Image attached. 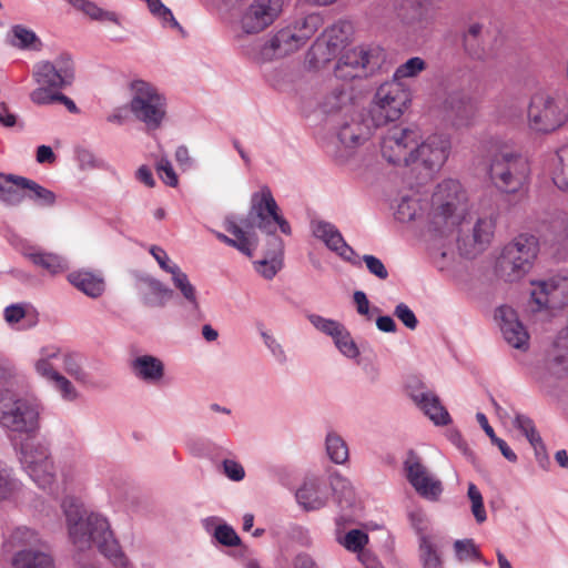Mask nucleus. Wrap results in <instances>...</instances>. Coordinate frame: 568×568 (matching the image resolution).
Instances as JSON below:
<instances>
[{"label":"nucleus","mask_w":568,"mask_h":568,"mask_svg":"<svg viewBox=\"0 0 568 568\" xmlns=\"http://www.w3.org/2000/svg\"><path fill=\"white\" fill-rule=\"evenodd\" d=\"M24 376L8 361H0V427L8 433L26 435L18 448L22 470L42 490H52L57 481V467L51 444L37 437L41 429L44 407L37 397L21 396L13 386Z\"/></svg>","instance_id":"obj_1"},{"label":"nucleus","mask_w":568,"mask_h":568,"mask_svg":"<svg viewBox=\"0 0 568 568\" xmlns=\"http://www.w3.org/2000/svg\"><path fill=\"white\" fill-rule=\"evenodd\" d=\"M410 100V91L402 82L392 80L382 84L374 98L371 119L352 120L351 123L341 126L337 133L339 145L328 151L335 162L354 169L356 149L373 133L371 122L379 126L384 122L398 120L408 108Z\"/></svg>","instance_id":"obj_2"},{"label":"nucleus","mask_w":568,"mask_h":568,"mask_svg":"<svg viewBox=\"0 0 568 568\" xmlns=\"http://www.w3.org/2000/svg\"><path fill=\"white\" fill-rule=\"evenodd\" d=\"M61 509L69 538L77 550L84 551L95 546L115 568H132L105 516L88 510L79 498L70 495L62 499Z\"/></svg>","instance_id":"obj_3"},{"label":"nucleus","mask_w":568,"mask_h":568,"mask_svg":"<svg viewBox=\"0 0 568 568\" xmlns=\"http://www.w3.org/2000/svg\"><path fill=\"white\" fill-rule=\"evenodd\" d=\"M32 368L34 374L67 403H74L81 396L67 375L80 385L90 384V374L83 367L82 355L77 352L64 351L54 344L39 348L32 361Z\"/></svg>","instance_id":"obj_4"},{"label":"nucleus","mask_w":568,"mask_h":568,"mask_svg":"<svg viewBox=\"0 0 568 568\" xmlns=\"http://www.w3.org/2000/svg\"><path fill=\"white\" fill-rule=\"evenodd\" d=\"M469 213L466 189L455 179L438 183L423 207L424 227L428 233L444 236L453 233Z\"/></svg>","instance_id":"obj_5"},{"label":"nucleus","mask_w":568,"mask_h":568,"mask_svg":"<svg viewBox=\"0 0 568 568\" xmlns=\"http://www.w3.org/2000/svg\"><path fill=\"white\" fill-rule=\"evenodd\" d=\"M538 252L539 241L535 235H517L503 247L496 261L497 276L508 283L520 281L532 268Z\"/></svg>","instance_id":"obj_6"},{"label":"nucleus","mask_w":568,"mask_h":568,"mask_svg":"<svg viewBox=\"0 0 568 568\" xmlns=\"http://www.w3.org/2000/svg\"><path fill=\"white\" fill-rule=\"evenodd\" d=\"M487 173L498 191L515 194L528 184L530 165L520 153L504 148L491 156Z\"/></svg>","instance_id":"obj_7"},{"label":"nucleus","mask_w":568,"mask_h":568,"mask_svg":"<svg viewBox=\"0 0 568 568\" xmlns=\"http://www.w3.org/2000/svg\"><path fill=\"white\" fill-rule=\"evenodd\" d=\"M247 223L252 229H256L267 235L268 240L280 237L277 231L284 235L292 234L291 224L283 215L281 207L267 185H262L257 191L252 193Z\"/></svg>","instance_id":"obj_8"},{"label":"nucleus","mask_w":568,"mask_h":568,"mask_svg":"<svg viewBox=\"0 0 568 568\" xmlns=\"http://www.w3.org/2000/svg\"><path fill=\"white\" fill-rule=\"evenodd\" d=\"M568 121V102L557 93H535L527 110V124L536 133L549 134L562 128Z\"/></svg>","instance_id":"obj_9"},{"label":"nucleus","mask_w":568,"mask_h":568,"mask_svg":"<svg viewBox=\"0 0 568 568\" xmlns=\"http://www.w3.org/2000/svg\"><path fill=\"white\" fill-rule=\"evenodd\" d=\"M130 111L148 130H158L166 119L168 100L154 84L144 80L130 83Z\"/></svg>","instance_id":"obj_10"},{"label":"nucleus","mask_w":568,"mask_h":568,"mask_svg":"<svg viewBox=\"0 0 568 568\" xmlns=\"http://www.w3.org/2000/svg\"><path fill=\"white\" fill-rule=\"evenodd\" d=\"M32 78L37 88L30 93L34 103L36 93L45 91L49 95L55 94L74 79V63L67 53L60 54L53 61H40L34 64Z\"/></svg>","instance_id":"obj_11"},{"label":"nucleus","mask_w":568,"mask_h":568,"mask_svg":"<svg viewBox=\"0 0 568 568\" xmlns=\"http://www.w3.org/2000/svg\"><path fill=\"white\" fill-rule=\"evenodd\" d=\"M534 311L561 310L568 305V274L555 273L530 281Z\"/></svg>","instance_id":"obj_12"},{"label":"nucleus","mask_w":568,"mask_h":568,"mask_svg":"<svg viewBox=\"0 0 568 568\" xmlns=\"http://www.w3.org/2000/svg\"><path fill=\"white\" fill-rule=\"evenodd\" d=\"M378 47L361 45L344 51L334 68V75L342 81L362 79L371 74L382 62Z\"/></svg>","instance_id":"obj_13"},{"label":"nucleus","mask_w":568,"mask_h":568,"mask_svg":"<svg viewBox=\"0 0 568 568\" xmlns=\"http://www.w3.org/2000/svg\"><path fill=\"white\" fill-rule=\"evenodd\" d=\"M351 26L336 23L324 30L307 52L306 63L311 70H321L338 54L346 51Z\"/></svg>","instance_id":"obj_14"},{"label":"nucleus","mask_w":568,"mask_h":568,"mask_svg":"<svg viewBox=\"0 0 568 568\" xmlns=\"http://www.w3.org/2000/svg\"><path fill=\"white\" fill-rule=\"evenodd\" d=\"M452 153V136L448 133L435 132L416 142L412 163L423 168L429 175L438 172Z\"/></svg>","instance_id":"obj_15"},{"label":"nucleus","mask_w":568,"mask_h":568,"mask_svg":"<svg viewBox=\"0 0 568 568\" xmlns=\"http://www.w3.org/2000/svg\"><path fill=\"white\" fill-rule=\"evenodd\" d=\"M405 477L422 498L438 501L444 493L443 481L424 464L414 450L407 452L403 462Z\"/></svg>","instance_id":"obj_16"},{"label":"nucleus","mask_w":568,"mask_h":568,"mask_svg":"<svg viewBox=\"0 0 568 568\" xmlns=\"http://www.w3.org/2000/svg\"><path fill=\"white\" fill-rule=\"evenodd\" d=\"M418 139L417 130L394 124L381 135L382 156L392 164L410 165Z\"/></svg>","instance_id":"obj_17"},{"label":"nucleus","mask_w":568,"mask_h":568,"mask_svg":"<svg viewBox=\"0 0 568 568\" xmlns=\"http://www.w3.org/2000/svg\"><path fill=\"white\" fill-rule=\"evenodd\" d=\"M283 6L284 0H253L240 17V30L244 34L262 32L280 17Z\"/></svg>","instance_id":"obj_18"},{"label":"nucleus","mask_w":568,"mask_h":568,"mask_svg":"<svg viewBox=\"0 0 568 568\" xmlns=\"http://www.w3.org/2000/svg\"><path fill=\"white\" fill-rule=\"evenodd\" d=\"M310 227L313 236L323 242L329 251L334 252L343 261L354 266H361L359 256L347 244L335 224L324 220H312Z\"/></svg>","instance_id":"obj_19"},{"label":"nucleus","mask_w":568,"mask_h":568,"mask_svg":"<svg viewBox=\"0 0 568 568\" xmlns=\"http://www.w3.org/2000/svg\"><path fill=\"white\" fill-rule=\"evenodd\" d=\"M495 320L498 322L503 337L509 346L520 351L528 348L529 334L513 307L499 306L495 311Z\"/></svg>","instance_id":"obj_20"},{"label":"nucleus","mask_w":568,"mask_h":568,"mask_svg":"<svg viewBox=\"0 0 568 568\" xmlns=\"http://www.w3.org/2000/svg\"><path fill=\"white\" fill-rule=\"evenodd\" d=\"M398 20L413 30L425 29L430 22V0H393Z\"/></svg>","instance_id":"obj_21"},{"label":"nucleus","mask_w":568,"mask_h":568,"mask_svg":"<svg viewBox=\"0 0 568 568\" xmlns=\"http://www.w3.org/2000/svg\"><path fill=\"white\" fill-rule=\"evenodd\" d=\"M440 112L454 128L467 126L475 116V110L469 99L459 91L447 93L440 103Z\"/></svg>","instance_id":"obj_22"},{"label":"nucleus","mask_w":568,"mask_h":568,"mask_svg":"<svg viewBox=\"0 0 568 568\" xmlns=\"http://www.w3.org/2000/svg\"><path fill=\"white\" fill-rule=\"evenodd\" d=\"M301 48L303 45L298 41V37H295L291 29L284 27L261 45L258 60L267 62L281 59L296 52Z\"/></svg>","instance_id":"obj_23"},{"label":"nucleus","mask_w":568,"mask_h":568,"mask_svg":"<svg viewBox=\"0 0 568 568\" xmlns=\"http://www.w3.org/2000/svg\"><path fill=\"white\" fill-rule=\"evenodd\" d=\"M408 395L436 426H446L452 422L450 415L442 405L439 397L435 393L425 389L423 385L419 388L408 386Z\"/></svg>","instance_id":"obj_24"},{"label":"nucleus","mask_w":568,"mask_h":568,"mask_svg":"<svg viewBox=\"0 0 568 568\" xmlns=\"http://www.w3.org/2000/svg\"><path fill=\"white\" fill-rule=\"evenodd\" d=\"M295 496L305 510H318L325 507L329 499L328 484L321 477H307L296 490Z\"/></svg>","instance_id":"obj_25"},{"label":"nucleus","mask_w":568,"mask_h":568,"mask_svg":"<svg viewBox=\"0 0 568 568\" xmlns=\"http://www.w3.org/2000/svg\"><path fill=\"white\" fill-rule=\"evenodd\" d=\"M134 377L145 384L159 385L165 377L164 362L151 354L136 355L130 363Z\"/></svg>","instance_id":"obj_26"},{"label":"nucleus","mask_w":568,"mask_h":568,"mask_svg":"<svg viewBox=\"0 0 568 568\" xmlns=\"http://www.w3.org/2000/svg\"><path fill=\"white\" fill-rule=\"evenodd\" d=\"M223 225L226 232L232 234L233 237L221 232H215L216 239L229 246L235 247L242 254L252 257L254 250L256 248V239L254 234L244 231L233 216H227L224 220Z\"/></svg>","instance_id":"obj_27"},{"label":"nucleus","mask_w":568,"mask_h":568,"mask_svg":"<svg viewBox=\"0 0 568 568\" xmlns=\"http://www.w3.org/2000/svg\"><path fill=\"white\" fill-rule=\"evenodd\" d=\"M138 291L142 303L149 307H164L173 296L169 286L152 276L141 277Z\"/></svg>","instance_id":"obj_28"},{"label":"nucleus","mask_w":568,"mask_h":568,"mask_svg":"<svg viewBox=\"0 0 568 568\" xmlns=\"http://www.w3.org/2000/svg\"><path fill=\"white\" fill-rule=\"evenodd\" d=\"M284 242L281 237L267 241L264 257L254 263L255 271L266 280H272L283 267Z\"/></svg>","instance_id":"obj_29"},{"label":"nucleus","mask_w":568,"mask_h":568,"mask_svg":"<svg viewBox=\"0 0 568 568\" xmlns=\"http://www.w3.org/2000/svg\"><path fill=\"white\" fill-rule=\"evenodd\" d=\"M498 214L490 212L477 219L471 233L473 244L469 250H465L468 256H475L483 252L493 241Z\"/></svg>","instance_id":"obj_30"},{"label":"nucleus","mask_w":568,"mask_h":568,"mask_svg":"<svg viewBox=\"0 0 568 568\" xmlns=\"http://www.w3.org/2000/svg\"><path fill=\"white\" fill-rule=\"evenodd\" d=\"M21 253L34 265L45 270L51 275L60 274L69 268V264L62 256L44 252L36 246L23 244Z\"/></svg>","instance_id":"obj_31"},{"label":"nucleus","mask_w":568,"mask_h":568,"mask_svg":"<svg viewBox=\"0 0 568 568\" xmlns=\"http://www.w3.org/2000/svg\"><path fill=\"white\" fill-rule=\"evenodd\" d=\"M68 281L71 285L91 298L100 297L105 290L103 276L100 273L87 270H79L69 273Z\"/></svg>","instance_id":"obj_32"},{"label":"nucleus","mask_w":568,"mask_h":568,"mask_svg":"<svg viewBox=\"0 0 568 568\" xmlns=\"http://www.w3.org/2000/svg\"><path fill=\"white\" fill-rule=\"evenodd\" d=\"M204 530L220 545L235 547L241 545V538L235 529L217 516H210L202 519Z\"/></svg>","instance_id":"obj_33"},{"label":"nucleus","mask_w":568,"mask_h":568,"mask_svg":"<svg viewBox=\"0 0 568 568\" xmlns=\"http://www.w3.org/2000/svg\"><path fill=\"white\" fill-rule=\"evenodd\" d=\"M12 568H55L52 555L41 547L20 549L11 557Z\"/></svg>","instance_id":"obj_34"},{"label":"nucleus","mask_w":568,"mask_h":568,"mask_svg":"<svg viewBox=\"0 0 568 568\" xmlns=\"http://www.w3.org/2000/svg\"><path fill=\"white\" fill-rule=\"evenodd\" d=\"M42 546V537L33 528L27 526L16 527L3 542V550L13 554L20 549H34Z\"/></svg>","instance_id":"obj_35"},{"label":"nucleus","mask_w":568,"mask_h":568,"mask_svg":"<svg viewBox=\"0 0 568 568\" xmlns=\"http://www.w3.org/2000/svg\"><path fill=\"white\" fill-rule=\"evenodd\" d=\"M547 168L556 187L568 192V144L558 148L549 156Z\"/></svg>","instance_id":"obj_36"},{"label":"nucleus","mask_w":568,"mask_h":568,"mask_svg":"<svg viewBox=\"0 0 568 568\" xmlns=\"http://www.w3.org/2000/svg\"><path fill=\"white\" fill-rule=\"evenodd\" d=\"M24 491L23 483L18 479L13 469L0 458V504L17 503Z\"/></svg>","instance_id":"obj_37"},{"label":"nucleus","mask_w":568,"mask_h":568,"mask_svg":"<svg viewBox=\"0 0 568 568\" xmlns=\"http://www.w3.org/2000/svg\"><path fill=\"white\" fill-rule=\"evenodd\" d=\"M20 189L24 190L23 199H28L34 205L43 209L53 207L57 204V194L30 179H19Z\"/></svg>","instance_id":"obj_38"},{"label":"nucleus","mask_w":568,"mask_h":568,"mask_svg":"<svg viewBox=\"0 0 568 568\" xmlns=\"http://www.w3.org/2000/svg\"><path fill=\"white\" fill-rule=\"evenodd\" d=\"M3 318L11 328L18 331L28 329L36 324L33 310L24 303L8 305L3 310Z\"/></svg>","instance_id":"obj_39"},{"label":"nucleus","mask_w":568,"mask_h":568,"mask_svg":"<svg viewBox=\"0 0 568 568\" xmlns=\"http://www.w3.org/2000/svg\"><path fill=\"white\" fill-rule=\"evenodd\" d=\"M172 284L183 298L184 306L193 314L200 313V297L196 287L191 283L187 274L183 271L176 272L171 278Z\"/></svg>","instance_id":"obj_40"},{"label":"nucleus","mask_w":568,"mask_h":568,"mask_svg":"<svg viewBox=\"0 0 568 568\" xmlns=\"http://www.w3.org/2000/svg\"><path fill=\"white\" fill-rule=\"evenodd\" d=\"M322 26V19L317 14H307L296 18L286 26L304 47Z\"/></svg>","instance_id":"obj_41"},{"label":"nucleus","mask_w":568,"mask_h":568,"mask_svg":"<svg viewBox=\"0 0 568 568\" xmlns=\"http://www.w3.org/2000/svg\"><path fill=\"white\" fill-rule=\"evenodd\" d=\"M7 41L10 45L23 50H39L41 48V41L38 36L22 24L11 27L7 33Z\"/></svg>","instance_id":"obj_42"},{"label":"nucleus","mask_w":568,"mask_h":568,"mask_svg":"<svg viewBox=\"0 0 568 568\" xmlns=\"http://www.w3.org/2000/svg\"><path fill=\"white\" fill-rule=\"evenodd\" d=\"M484 36L483 24L474 22L469 24L464 33V47L466 51L476 59L484 60L493 54L487 51L484 47H480L478 40Z\"/></svg>","instance_id":"obj_43"},{"label":"nucleus","mask_w":568,"mask_h":568,"mask_svg":"<svg viewBox=\"0 0 568 568\" xmlns=\"http://www.w3.org/2000/svg\"><path fill=\"white\" fill-rule=\"evenodd\" d=\"M325 448L328 458L336 465L348 462L349 450L344 438L335 432H328L325 437Z\"/></svg>","instance_id":"obj_44"},{"label":"nucleus","mask_w":568,"mask_h":568,"mask_svg":"<svg viewBox=\"0 0 568 568\" xmlns=\"http://www.w3.org/2000/svg\"><path fill=\"white\" fill-rule=\"evenodd\" d=\"M419 559L423 568H443V561L428 535L419 537Z\"/></svg>","instance_id":"obj_45"},{"label":"nucleus","mask_w":568,"mask_h":568,"mask_svg":"<svg viewBox=\"0 0 568 568\" xmlns=\"http://www.w3.org/2000/svg\"><path fill=\"white\" fill-rule=\"evenodd\" d=\"M61 484L64 491H79L83 488V474L78 464H64L62 466Z\"/></svg>","instance_id":"obj_46"},{"label":"nucleus","mask_w":568,"mask_h":568,"mask_svg":"<svg viewBox=\"0 0 568 568\" xmlns=\"http://www.w3.org/2000/svg\"><path fill=\"white\" fill-rule=\"evenodd\" d=\"M336 541L347 551L356 552L363 550L369 541L368 535L361 529H351L346 534H337Z\"/></svg>","instance_id":"obj_47"},{"label":"nucleus","mask_w":568,"mask_h":568,"mask_svg":"<svg viewBox=\"0 0 568 568\" xmlns=\"http://www.w3.org/2000/svg\"><path fill=\"white\" fill-rule=\"evenodd\" d=\"M338 352L348 359H358L361 351L351 332L344 327L332 338Z\"/></svg>","instance_id":"obj_48"},{"label":"nucleus","mask_w":568,"mask_h":568,"mask_svg":"<svg viewBox=\"0 0 568 568\" xmlns=\"http://www.w3.org/2000/svg\"><path fill=\"white\" fill-rule=\"evenodd\" d=\"M327 484L329 488V494L333 491L336 495L339 503H342L343 499L346 501L353 499L354 487L351 480L342 476L339 473L335 471L331 474L329 481Z\"/></svg>","instance_id":"obj_49"},{"label":"nucleus","mask_w":568,"mask_h":568,"mask_svg":"<svg viewBox=\"0 0 568 568\" xmlns=\"http://www.w3.org/2000/svg\"><path fill=\"white\" fill-rule=\"evenodd\" d=\"M19 179L23 176L8 174L7 183H3L0 187V201L9 205H18L22 202L23 195L18 189H20Z\"/></svg>","instance_id":"obj_50"},{"label":"nucleus","mask_w":568,"mask_h":568,"mask_svg":"<svg viewBox=\"0 0 568 568\" xmlns=\"http://www.w3.org/2000/svg\"><path fill=\"white\" fill-rule=\"evenodd\" d=\"M514 426L523 433L536 450L538 448H544L541 437L537 432L534 422L528 416L517 414L514 420Z\"/></svg>","instance_id":"obj_51"},{"label":"nucleus","mask_w":568,"mask_h":568,"mask_svg":"<svg viewBox=\"0 0 568 568\" xmlns=\"http://www.w3.org/2000/svg\"><path fill=\"white\" fill-rule=\"evenodd\" d=\"M150 12L161 22L164 28L182 30L172 11L161 0H144Z\"/></svg>","instance_id":"obj_52"},{"label":"nucleus","mask_w":568,"mask_h":568,"mask_svg":"<svg viewBox=\"0 0 568 568\" xmlns=\"http://www.w3.org/2000/svg\"><path fill=\"white\" fill-rule=\"evenodd\" d=\"M307 320L310 323L314 326L315 329L318 332L325 334L326 336H329L331 338H334L341 329L345 327L344 324L341 322L327 318L318 314H308Z\"/></svg>","instance_id":"obj_53"},{"label":"nucleus","mask_w":568,"mask_h":568,"mask_svg":"<svg viewBox=\"0 0 568 568\" xmlns=\"http://www.w3.org/2000/svg\"><path fill=\"white\" fill-rule=\"evenodd\" d=\"M426 68L425 61L419 57L408 59L394 72L393 80L402 82L403 79L415 78Z\"/></svg>","instance_id":"obj_54"},{"label":"nucleus","mask_w":568,"mask_h":568,"mask_svg":"<svg viewBox=\"0 0 568 568\" xmlns=\"http://www.w3.org/2000/svg\"><path fill=\"white\" fill-rule=\"evenodd\" d=\"M467 497L470 501L471 514L478 524L487 520V513L480 490L474 483L468 484Z\"/></svg>","instance_id":"obj_55"},{"label":"nucleus","mask_w":568,"mask_h":568,"mask_svg":"<svg viewBox=\"0 0 568 568\" xmlns=\"http://www.w3.org/2000/svg\"><path fill=\"white\" fill-rule=\"evenodd\" d=\"M425 202L419 204L417 200L413 197H403L397 205L395 217L399 222H409L414 220L418 214V209L423 211ZM424 217V215L422 214Z\"/></svg>","instance_id":"obj_56"},{"label":"nucleus","mask_w":568,"mask_h":568,"mask_svg":"<svg viewBox=\"0 0 568 568\" xmlns=\"http://www.w3.org/2000/svg\"><path fill=\"white\" fill-rule=\"evenodd\" d=\"M57 102L62 103L71 113L78 112L75 103L60 91L50 95L45 91H39L36 93L34 104L37 105H49Z\"/></svg>","instance_id":"obj_57"},{"label":"nucleus","mask_w":568,"mask_h":568,"mask_svg":"<svg viewBox=\"0 0 568 568\" xmlns=\"http://www.w3.org/2000/svg\"><path fill=\"white\" fill-rule=\"evenodd\" d=\"M155 169L164 184L175 187L179 184V178L173 169L171 161L166 156H161L155 162Z\"/></svg>","instance_id":"obj_58"},{"label":"nucleus","mask_w":568,"mask_h":568,"mask_svg":"<svg viewBox=\"0 0 568 568\" xmlns=\"http://www.w3.org/2000/svg\"><path fill=\"white\" fill-rule=\"evenodd\" d=\"M149 252L154 257V260L158 262L161 270H163L164 272H166L171 275V278L174 276L175 271L176 272L182 271V268L176 263L171 261V258L169 257V255L164 248L156 246V245H151L149 247Z\"/></svg>","instance_id":"obj_59"},{"label":"nucleus","mask_w":568,"mask_h":568,"mask_svg":"<svg viewBox=\"0 0 568 568\" xmlns=\"http://www.w3.org/2000/svg\"><path fill=\"white\" fill-rule=\"evenodd\" d=\"M361 264L365 263L367 271L381 281H385L388 277V271L383 261L375 255L365 254L359 256Z\"/></svg>","instance_id":"obj_60"},{"label":"nucleus","mask_w":568,"mask_h":568,"mask_svg":"<svg viewBox=\"0 0 568 568\" xmlns=\"http://www.w3.org/2000/svg\"><path fill=\"white\" fill-rule=\"evenodd\" d=\"M454 547H455L456 556L462 561L475 560V559L479 560L480 559V554H479L476 545L474 544V541L470 539L457 540L455 542Z\"/></svg>","instance_id":"obj_61"},{"label":"nucleus","mask_w":568,"mask_h":568,"mask_svg":"<svg viewBox=\"0 0 568 568\" xmlns=\"http://www.w3.org/2000/svg\"><path fill=\"white\" fill-rule=\"evenodd\" d=\"M222 473L232 481H242L245 478L243 465L234 458H225L221 464Z\"/></svg>","instance_id":"obj_62"},{"label":"nucleus","mask_w":568,"mask_h":568,"mask_svg":"<svg viewBox=\"0 0 568 568\" xmlns=\"http://www.w3.org/2000/svg\"><path fill=\"white\" fill-rule=\"evenodd\" d=\"M261 337L266 348L278 363L283 364L287 361L283 346L272 334L266 331H261Z\"/></svg>","instance_id":"obj_63"},{"label":"nucleus","mask_w":568,"mask_h":568,"mask_svg":"<svg viewBox=\"0 0 568 568\" xmlns=\"http://www.w3.org/2000/svg\"><path fill=\"white\" fill-rule=\"evenodd\" d=\"M550 230L558 242L568 240V215L560 213L550 222Z\"/></svg>","instance_id":"obj_64"}]
</instances>
